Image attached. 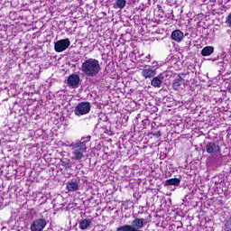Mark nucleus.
<instances>
[{
  "label": "nucleus",
  "mask_w": 231,
  "mask_h": 231,
  "mask_svg": "<svg viewBox=\"0 0 231 231\" xmlns=\"http://www.w3.org/2000/svg\"><path fill=\"white\" fill-rule=\"evenodd\" d=\"M46 226V220L42 218L36 219L31 225L32 231H42Z\"/></svg>",
  "instance_id": "obj_5"
},
{
  "label": "nucleus",
  "mask_w": 231,
  "mask_h": 231,
  "mask_svg": "<svg viewBox=\"0 0 231 231\" xmlns=\"http://www.w3.org/2000/svg\"><path fill=\"white\" fill-rule=\"evenodd\" d=\"M171 39L175 42H181L183 41V32L180 30H175L171 32Z\"/></svg>",
  "instance_id": "obj_11"
},
{
  "label": "nucleus",
  "mask_w": 231,
  "mask_h": 231,
  "mask_svg": "<svg viewBox=\"0 0 231 231\" xmlns=\"http://www.w3.org/2000/svg\"><path fill=\"white\" fill-rule=\"evenodd\" d=\"M206 152L211 154V156H216V154L221 152V147L217 143L208 142L206 144Z\"/></svg>",
  "instance_id": "obj_3"
},
{
  "label": "nucleus",
  "mask_w": 231,
  "mask_h": 231,
  "mask_svg": "<svg viewBox=\"0 0 231 231\" xmlns=\"http://www.w3.org/2000/svg\"><path fill=\"white\" fill-rule=\"evenodd\" d=\"M214 53V47L213 46H206L201 51V55L203 57H208Z\"/></svg>",
  "instance_id": "obj_14"
},
{
  "label": "nucleus",
  "mask_w": 231,
  "mask_h": 231,
  "mask_svg": "<svg viewBox=\"0 0 231 231\" xmlns=\"http://www.w3.org/2000/svg\"><path fill=\"white\" fill-rule=\"evenodd\" d=\"M84 152L80 151V150H75L73 151V156H74V160L79 162V160H82V158H84Z\"/></svg>",
  "instance_id": "obj_16"
},
{
  "label": "nucleus",
  "mask_w": 231,
  "mask_h": 231,
  "mask_svg": "<svg viewBox=\"0 0 231 231\" xmlns=\"http://www.w3.org/2000/svg\"><path fill=\"white\" fill-rule=\"evenodd\" d=\"M91 111V105L89 102L79 103L74 110L76 116H82V115H88Z\"/></svg>",
  "instance_id": "obj_2"
},
{
  "label": "nucleus",
  "mask_w": 231,
  "mask_h": 231,
  "mask_svg": "<svg viewBox=\"0 0 231 231\" xmlns=\"http://www.w3.org/2000/svg\"><path fill=\"white\" fill-rule=\"evenodd\" d=\"M100 69H102V67L100 61L97 59L89 58L81 64V71L87 77H97L100 73Z\"/></svg>",
  "instance_id": "obj_1"
},
{
  "label": "nucleus",
  "mask_w": 231,
  "mask_h": 231,
  "mask_svg": "<svg viewBox=\"0 0 231 231\" xmlns=\"http://www.w3.org/2000/svg\"><path fill=\"white\" fill-rule=\"evenodd\" d=\"M91 136L82 137L80 141H77L74 144V150L81 151L86 152V149H88V143L90 142Z\"/></svg>",
  "instance_id": "obj_4"
},
{
  "label": "nucleus",
  "mask_w": 231,
  "mask_h": 231,
  "mask_svg": "<svg viewBox=\"0 0 231 231\" xmlns=\"http://www.w3.org/2000/svg\"><path fill=\"white\" fill-rule=\"evenodd\" d=\"M146 59H151V54H149L148 56H146Z\"/></svg>",
  "instance_id": "obj_24"
},
{
  "label": "nucleus",
  "mask_w": 231,
  "mask_h": 231,
  "mask_svg": "<svg viewBox=\"0 0 231 231\" xmlns=\"http://www.w3.org/2000/svg\"><path fill=\"white\" fill-rule=\"evenodd\" d=\"M66 189L69 192H75L79 190V180H71L67 182Z\"/></svg>",
  "instance_id": "obj_9"
},
{
  "label": "nucleus",
  "mask_w": 231,
  "mask_h": 231,
  "mask_svg": "<svg viewBox=\"0 0 231 231\" xmlns=\"http://www.w3.org/2000/svg\"><path fill=\"white\" fill-rule=\"evenodd\" d=\"M181 183V180L178 178H172L165 180V187H169V185H173L174 187H180Z\"/></svg>",
  "instance_id": "obj_13"
},
{
  "label": "nucleus",
  "mask_w": 231,
  "mask_h": 231,
  "mask_svg": "<svg viewBox=\"0 0 231 231\" xmlns=\"http://www.w3.org/2000/svg\"><path fill=\"white\" fill-rule=\"evenodd\" d=\"M226 23H227V24H229L231 26V13L228 14V16L226 18Z\"/></svg>",
  "instance_id": "obj_20"
},
{
  "label": "nucleus",
  "mask_w": 231,
  "mask_h": 231,
  "mask_svg": "<svg viewBox=\"0 0 231 231\" xmlns=\"http://www.w3.org/2000/svg\"><path fill=\"white\" fill-rule=\"evenodd\" d=\"M54 49H55V51H57L59 53V41L55 42Z\"/></svg>",
  "instance_id": "obj_19"
},
{
  "label": "nucleus",
  "mask_w": 231,
  "mask_h": 231,
  "mask_svg": "<svg viewBox=\"0 0 231 231\" xmlns=\"http://www.w3.org/2000/svg\"><path fill=\"white\" fill-rule=\"evenodd\" d=\"M151 84L153 88H162V84H163V77L162 76L154 77L152 79Z\"/></svg>",
  "instance_id": "obj_12"
},
{
  "label": "nucleus",
  "mask_w": 231,
  "mask_h": 231,
  "mask_svg": "<svg viewBox=\"0 0 231 231\" xmlns=\"http://www.w3.org/2000/svg\"><path fill=\"white\" fill-rule=\"evenodd\" d=\"M125 5H127L126 0H116V3L114 4V8L116 9L119 8V10H124V8H125Z\"/></svg>",
  "instance_id": "obj_15"
},
{
  "label": "nucleus",
  "mask_w": 231,
  "mask_h": 231,
  "mask_svg": "<svg viewBox=\"0 0 231 231\" xmlns=\"http://www.w3.org/2000/svg\"><path fill=\"white\" fill-rule=\"evenodd\" d=\"M181 77L179 76L177 79L173 81V88L174 89H180V86H181Z\"/></svg>",
  "instance_id": "obj_17"
},
{
  "label": "nucleus",
  "mask_w": 231,
  "mask_h": 231,
  "mask_svg": "<svg viewBox=\"0 0 231 231\" xmlns=\"http://www.w3.org/2000/svg\"><path fill=\"white\" fill-rule=\"evenodd\" d=\"M189 199H190V196L186 195V196L184 197V199H182V201H183L184 203L188 201V203H189Z\"/></svg>",
  "instance_id": "obj_22"
},
{
  "label": "nucleus",
  "mask_w": 231,
  "mask_h": 231,
  "mask_svg": "<svg viewBox=\"0 0 231 231\" xmlns=\"http://www.w3.org/2000/svg\"><path fill=\"white\" fill-rule=\"evenodd\" d=\"M150 68H151L152 69H155V71H156V69H158V68H159L158 61H153V62L152 63V66H150Z\"/></svg>",
  "instance_id": "obj_18"
},
{
  "label": "nucleus",
  "mask_w": 231,
  "mask_h": 231,
  "mask_svg": "<svg viewBox=\"0 0 231 231\" xmlns=\"http://www.w3.org/2000/svg\"><path fill=\"white\" fill-rule=\"evenodd\" d=\"M142 76L144 79H152L156 77V69H152L151 66L146 65L145 68L142 70Z\"/></svg>",
  "instance_id": "obj_6"
},
{
  "label": "nucleus",
  "mask_w": 231,
  "mask_h": 231,
  "mask_svg": "<svg viewBox=\"0 0 231 231\" xmlns=\"http://www.w3.org/2000/svg\"><path fill=\"white\" fill-rule=\"evenodd\" d=\"M71 44V42H69V39H63L59 41V52L64 51L69 48V45Z\"/></svg>",
  "instance_id": "obj_10"
},
{
  "label": "nucleus",
  "mask_w": 231,
  "mask_h": 231,
  "mask_svg": "<svg viewBox=\"0 0 231 231\" xmlns=\"http://www.w3.org/2000/svg\"><path fill=\"white\" fill-rule=\"evenodd\" d=\"M79 82H80V77L77 74L69 76L67 79V84L70 86V88H78Z\"/></svg>",
  "instance_id": "obj_7"
},
{
  "label": "nucleus",
  "mask_w": 231,
  "mask_h": 231,
  "mask_svg": "<svg viewBox=\"0 0 231 231\" xmlns=\"http://www.w3.org/2000/svg\"><path fill=\"white\" fill-rule=\"evenodd\" d=\"M91 225H93V217L81 219L79 221L80 230H89V228H91Z\"/></svg>",
  "instance_id": "obj_8"
},
{
  "label": "nucleus",
  "mask_w": 231,
  "mask_h": 231,
  "mask_svg": "<svg viewBox=\"0 0 231 231\" xmlns=\"http://www.w3.org/2000/svg\"><path fill=\"white\" fill-rule=\"evenodd\" d=\"M153 136H156V138H160V136H162V132L161 131L155 132L153 134Z\"/></svg>",
  "instance_id": "obj_21"
},
{
  "label": "nucleus",
  "mask_w": 231,
  "mask_h": 231,
  "mask_svg": "<svg viewBox=\"0 0 231 231\" xmlns=\"http://www.w3.org/2000/svg\"><path fill=\"white\" fill-rule=\"evenodd\" d=\"M226 228L228 229V230H231V224L230 223H226Z\"/></svg>",
  "instance_id": "obj_23"
}]
</instances>
